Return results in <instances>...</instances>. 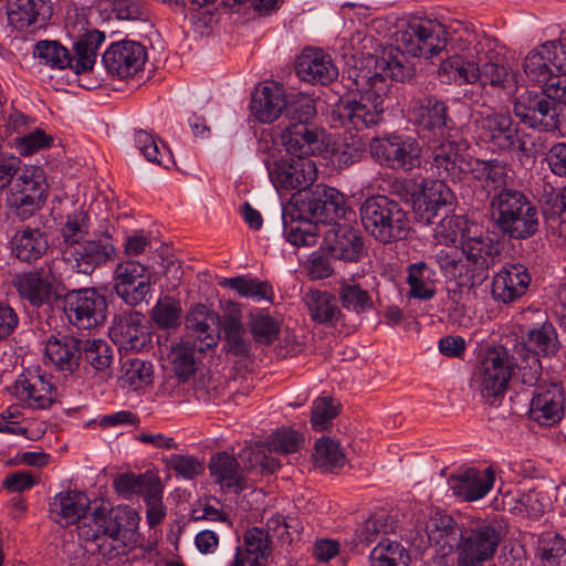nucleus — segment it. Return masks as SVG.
<instances>
[{"mask_svg": "<svg viewBox=\"0 0 566 566\" xmlns=\"http://www.w3.org/2000/svg\"><path fill=\"white\" fill-rule=\"evenodd\" d=\"M146 503V517L150 527L159 525L166 516V509L163 504V485L159 482L151 491L144 496Z\"/></svg>", "mask_w": 566, "mask_h": 566, "instance_id": "nucleus-63", "label": "nucleus"}, {"mask_svg": "<svg viewBox=\"0 0 566 566\" xmlns=\"http://www.w3.org/2000/svg\"><path fill=\"white\" fill-rule=\"evenodd\" d=\"M494 471L491 468L479 470L475 468L459 469L448 479V484L457 497L472 502L484 497L493 488Z\"/></svg>", "mask_w": 566, "mask_h": 566, "instance_id": "nucleus-27", "label": "nucleus"}, {"mask_svg": "<svg viewBox=\"0 0 566 566\" xmlns=\"http://www.w3.org/2000/svg\"><path fill=\"white\" fill-rule=\"evenodd\" d=\"M528 387L531 396L528 417L541 426H553L559 422L565 411V391L556 382H547L534 378L533 382H523Z\"/></svg>", "mask_w": 566, "mask_h": 566, "instance_id": "nucleus-16", "label": "nucleus"}, {"mask_svg": "<svg viewBox=\"0 0 566 566\" xmlns=\"http://www.w3.org/2000/svg\"><path fill=\"white\" fill-rule=\"evenodd\" d=\"M52 377L40 369L22 373L13 385V394L33 409H45L56 398V388L51 382Z\"/></svg>", "mask_w": 566, "mask_h": 566, "instance_id": "nucleus-25", "label": "nucleus"}, {"mask_svg": "<svg viewBox=\"0 0 566 566\" xmlns=\"http://www.w3.org/2000/svg\"><path fill=\"white\" fill-rule=\"evenodd\" d=\"M455 200L450 187L442 180L426 179L421 182V197L415 202V212L419 222L433 223L441 211L450 208Z\"/></svg>", "mask_w": 566, "mask_h": 566, "instance_id": "nucleus-26", "label": "nucleus"}, {"mask_svg": "<svg viewBox=\"0 0 566 566\" xmlns=\"http://www.w3.org/2000/svg\"><path fill=\"white\" fill-rule=\"evenodd\" d=\"M408 549L397 541L382 539L369 554V566H409Z\"/></svg>", "mask_w": 566, "mask_h": 566, "instance_id": "nucleus-47", "label": "nucleus"}, {"mask_svg": "<svg viewBox=\"0 0 566 566\" xmlns=\"http://www.w3.org/2000/svg\"><path fill=\"white\" fill-rule=\"evenodd\" d=\"M90 500L84 492L66 491L57 493L50 502L51 517L62 526H69L88 520L85 513L90 509Z\"/></svg>", "mask_w": 566, "mask_h": 566, "instance_id": "nucleus-35", "label": "nucleus"}, {"mask_svg": "<svg viewBox=\"0 0 566 566\" xmlns=\"http://www.w3.org/2000/svg\"><path fill=\"white\" fill-rule=\"evenodd\" d=\"M295 71L300 80L312 84L327 85L338 76L332 57L319 49H305L296 61Z\"/></svg>", "mask_w": 566, "mask_h": 566, "instance_id": "nucleus-29", "label": "nucleus"}, {"mask_svg": "<svg viewBox=\"0 0 566 566\" xmlns=\"http://www.w3.org/2000/svg\"><path fill=\"white\" fill-rule=\"evenodd\" d=\"M564 555H566V539L563 536L555 534L543 538L541 556L546 566H558Z\"/></svg>", "mask_w": 566, "mask_h": 566, "instance_id": "nucleus-64", "label": "nucleus"}, {"mask_svg": "<svg viewBox=\"0 0 566 566\" xmlns=\"http://www.w3.org/2000/svg\"><path fill=\"white\" fill-rule=\"evenodd\" d=\"M135 146L149 163L157 164L166 169L175 165L169 148L147 130H136Z\"/></svg>", "mask_w": 566, "mask_h": 566, "instance_id": "nucleus-46", "label": "nucleus"}, {"mask_svg": "<svg viewBox=\"0 0 566 566\" xmlns=\"http://www.w3.org/2000/svg\"><path fill=\"white\" fill-rule=\"evenodd\" d=\"M269 172L275 188L283 190H304L317 178L316 163L302 156L282 157L274 161Z\"/></svg>", "mask_w": 566, "mask_h": 566, "instance_id": "nucleus-19", "label": "nucleus"}, {"mask_svg": "<svg viewBox=\"0 0 566 566\" xmlns=\"http://www.w3.org/2000/svg\"><path fill=\"white\" fill-rule=\"evenodd\" d=\"M269 444L276 453L290 454L302 448L303 439L295 430L281 429L271 434Z\"/></svg>", "mask_w": 566, "mask_h": 566, "instance_id": "nucleus-60", "label": "nucleus"}, {"mask_svg": "<svg viewBox=\"0 0 566 566\" xmlns=\"http://www.w3.org/2000/svg\"><path fill=\"white\" fill-rule=\"evenodd\" d=\"M521 370L518 358L503 346L490 348L475 367L471 387L490 406H500L515 370Z\"/></svg>", "mask_w": 566, "mask_h": 566, "instance_id": "nucleus-4", "label": "nucleus"}, {"mask_svg": "<svg viewBox=\"0 0 566 566\" xmlns=\"http://www.w3.org/2000/svg\"><path fill=\"white\" fill-rule=\"evenodd\" d=\"M364 229L380 243L406 239L410 227L407 212L399 202L387 196H373L360 206Z\"/></svg>", "mask_w": 566, "mask_h": 566, "instance_id": "nucleus-6", "label": "nucleus"}, {"mask_svg": "<svg viewBox=\"0 0 566 566\" xmlns=\"http://www.w3.org/2000/svg\"><path fill=\"white\" fill-rule=\"evenodd\" d=\"M91 228V219L83 209L75 210L66 216L61 227L62 248L72 247L85 241Z\"/></svg>", "mask_w": 566, "mask_h": 566, "instance_id": "nucleus-50", "label": "nucleus"}, {"mask_svg": "<svg viewBox=\"0 0 566 566\" xmlns=\"http://www.w3.org/2000/svg\"><path fill=\"white\" fill-rule=\"evenodd\" d=\"M220 285L235 290L242 297L258 301L268 300L272 295V289L269 283L258 279H247L244 276L229 277L223 279Z\"/></svg>", "mask_w": 566, "mask_h": 566, "instance_id": "nucleus-55", "label": "nucleus"}, {"mask_svg": "<svg viewBox=\"0 0 566 566\" xmlns=\"http://www.w3.org/2000/svg\"><path fill=\"white\" fill-rule=\"evenodd\" d=\"M120 378L124 386L138 390L153 381V365L139 358H125L122 361Z\"/></svg>", "mask_w": 566, "mask_h": 566, "instance_id": "nucleus-51", "label": "nucleus"}, {"mask_svg": "<svg viewBox=\"0 0 566 566\" xmlns=\"http://www.w3.org/2000/svg\"><path fill=\"white\" fill-rule=\"evenodd\" d=\"M562 347L557 331L553 323L546 321L542 325L530 328L523 342L514 347V355L521 363L522 382H533L542 376L543 358L555 357Z\"/></svg>", "mask_w": 566, "mask_h": 566, "instance_id": "nucleus-11", "label": "nucleus"}, {"mask_svg": "<svg viewBox=\"0 0 566 566\" xmlns=\"http://www.w3.org/2000/svg\"><path fill=\"white\" fill-rule=\"evenodd\" d=\"M523 70L526 76L536 83H545L553 78L554 71L546 60L541 45L532 50L523 61Z\"/></svg>", "mask_w": 566, "mask_h": 566, "instance_id": "nucleus-57", "label": "nucleus"}, {"mask_svg": "<svg viewBox=\"0 0 566 566\" xmlns=\"http://www.w3.org/2000/svg\"><path fill=\"white\" fill-rule=\"evenodd\" d=\"M470 129L478 142L486 144L493 150H517L522 156L528 157V149L507 113L494 109L474 111L471 114Z\"/></svg>", "mask_w": 566, "mask_h": 566, "instance_id": "nucleus-10", "label": "nucleus"}, {"mask_svg": "<svg viewBox=\"0 0 566 566\" xmlns=\"http://www.w3.org/2000/svg\"><path fill=\"white\" fill-rule=\"evenodd\" d=\"M250 329L254 340L265 345L272 344L280 333L277 322L266 314H260L252 317Z\"/></svg>", "mask_w": 566, "mask_h": 566, "instance_id": "nucleus-58", "label": "nucleus"}, {"mask_svg": "<svg viewBox=\"0 0 566 566\" xmlns=\"http://www.w3.org/2000/svg\"><path fill=\"white\" fill-rule=\"evenodd\" d=\"M111 338L122 349L140 350L148 342V333L138 312L123 313L114 318L109 328Z\"/></svg>", "mask_w": 566, "mask_h": 566, "instance_id": "nucleus-32", "label": "nucleus"}, {"mask_svg": "<svg viewBox=\"0 0 566 566\" xmlns=\"http://www.w3.org/2000/svg\"><path fill=\"white\" fill-rule=\"evenodd\" d=\"M504 536V527L497 520L475 521L461 527L455 543L458 566H479L491 560Z\"/></svg>", "mask_w": 566, "mask_h": 566, "instance_id": "nucleus-8", "label": "nucleus"}, {"mask_svg": "<svg viewBox=\"0 0 566 566\" xmlns=\"http://www.w3.org/2000/svg\"><path fill=\"white\" fill-rule=\"evenodd\" d=\"M250 566H259L260 559L271 553V541L265 530L253 527L244 535V551H242Z\"/></svg>", "mask_w": 566, "mask_h": 566, "instance_id": "nucleus-52", "label": "nucleus"}, {"mask_svg": "<svg viewBox=\"0 0 566 566\" xmlns=\"http://www.w3.org/2000/svg\"><path fill=\"white\" fill-rule=\"evenodd\" d=\"M369 148L374 158L391 169L409 171L421 164L422 148L411 136L390 134L376 137L371 139Z\"/></svg>", "mask_w": 566, "mask_h": 566, "instance_id": "nucleus-15", "label": "nucleus"}, {"mask_svg": "<svg viewBox=\"0 0 566 566\" xmlns=\"http://www.w3.org/2000/svg\"><path fill=\"white\" fill-rule=\"evenodd\" d=\"M313 460L324 471H333L344 464L345 458L337 442L323 437L315 443Z\"/></svg>", "mask_w": 566, "mask_h": 566, "instance_id": "nucleus-56", "label": "nucleus"}, {"mask_svg": "<svg viewBox=\"0 0 566 566\" xmlns=\"http://www.w3.org/2000/svg\"><path fill=\"white\" fill-rule=\"evenodd\" d=\"M503 504L514 514L527 517H538L544 513L547 506V499L543 493L535 489H530L527 491L524 490L516 493H506L503 496Z\"/></svg>", "mask_w": 566, "mask_h": 566, "instance_id": "nucleus-42", "label": "nucleus"}, {"mask_svg": "<svg viewBox=\"0 0 566 566\" xmlns=\"http://www.w3.org/2000/svg\"><path fill=\"white\" fill-rule=\"evenodd\" d=\"M146 60V48L130 40L112 43L102 56L107 73L118 78L134 76L142 70Z\"/></svg>", "mask_w": 566, "mask_h": 566, "instance_id": "nucleus-21", "label": "nucleus"}, {"mask_svg": "<svg viewBox=\"0 0 566 566\" xmlns=\"http://www.w3.org/2000/svg\"><path fill=\"white\" fill-rule=\"evenodd\" d=\"M116 252L112 238L103 235L62 248V260L74 272L91 274L95 269L113 260Z\"/></svg>", "mask_w": 566, "mask_h": 566, "instance_id": "nucleus-17", "label": "nucleus"}, {"mask_svg": "<svg viewBox=\"0 0 566 566\" xmlns=\"http://www.w3.org/2000/svg\"><path fill=\"white\" fill-rule=\"evenodd\" d=\"M19 295L34 307L49 305L55 298L50 269L40 268L19 275L14 281Z\"/></svg>", "mask_w": 566, "mask_h": 566, "instance_id": "nucleus-31", "label": "nucleus"}, {"mask_svg": "<svg viewBox=\"0 0 566 566\" xmlns=\"http://www.w3.org/2000/svg\"><path fill=\"white\" fill-rule=\"evenodd\" d=\"M13 188L15 189L14 193L25 197L36 196L39 200H46V185L41 179V176L23 172L15 178Z\"/></svg>", "mask_w": 566, "mask_h": 566, "instance_id": "nucleus-62", "label": "nucleus"}, {"mask_svg": "<svg viewBox=\"0 0 566 566\" xmlns=\"http://www.w3.org/2000/svg\"><path fill=\"white\" fill-rule=\"evenodd\" d=\"M104 40L103 32L98 30L87 31L74 42L73 55L57 41L43 40L35 44L33 55L50 67L60 70L70 67L78 74L93 69L97 50Z\"/></svg>", "mask_w": 566, "mask_h": 566, "instance_id": "nucleus-7", "label": "nucleus"}, {"mask_svg": "<svg viewBox=\"0 0 566 566\" xmlns=\"http://www.w3.org/2000/svg\"><path fill=\"white\" fill-rule=\"evenodd\" d=\"M8 24L18 31L44 22L52 15L50 0H7Z\"/></svg>", "mask_w": 566, "mask_h": 566, "instance_id": "nucleus-33", "label": "nucleus"}, {"mask_svg": "<svg viewBox=\"0 0 566 566\" xmlns=\"http://www.w3.org/2000/svg\"><path fill=\"white\" fill-rule=\"evenodd\" d=\"M360 65L348 70L346 87L350 95L342 98L333 111L340 124L363 130L378 125L385 111L384 102L389 92V76L370 65L364 57Z\"/></svg>", "mask_w": 566, "mask_h": 566, "instance_id": "nucleus-1", "label": "nucleus"}, {"mask_svg": "<svg viewBox=\"0 0 566 566\" xmlns=\"http://www.w3.org/2000/svg\"><path fill=\"white\" fill-rule=\"evenodd\" d=\"M324 247L338 260L357 262L365 254L364 239L359 230L347 224H334L325 232Z\"/></svg>", "mask_w": 566, "mask_h": 566, "instance_id": "nucleus-28", "label": "nucleus"}, {"mask_svg": "<svg viewBox=\"0 0 566 566\" xmlns=\"http://www.w3.org/2000/svg\"><path fill=\"white\" fill-rule=\"evenodd\" d=\"M160 482L159 478L151 471H147L143 474L124 473L115 479L114 488L126 499L132 497L135 494H139L143 497L148 493V490Z\"/></svg>", "mask_w": 566, "mask_h": 566, "instance_id": "nucleus-48", "label": "nucleus"}, {"mask_svg": "<svg viewBox=\"0 0 566 566\" xmlns=\"http://www.w3.org/2000/svg\"><path fill=\"white\" fill-rule=\"evenodd\" d=\"M460 243L467 265L472 271V284L482 283L500 254L497 244L489 235H470L469 232L462 233Z\"/></svg>", "mask_w": 566, "mask_h": 566, "instance_id": "nucleus-22", "label": "nucleus"}, {"mask_svg": "<svg viewBox=\"0 0 566 566\" xmlns=\"http://www.w3.org/2000/svg\"><path fill=\"white\" fill-rule=\"evenodd\" d=\"M530 282L526 268L522 264H506L493 276L491 293L497 302L512 303L526 293Z\"/></svg>", "mask_w": 566, "mask_h": 566, "instance_id": "nucleus-30", "label": "nucleus"}, {"mask_svg": "<svg viewBox=\"0 0 566 566\" xmlns=\"http://www.w3.org/2000/svg\"><path fill=\"white\" fill-rule=\"evenodd\" d=\"M291 117L282 122L281 144L290 156L310 158L324 148L323 132L311 122L316 114L314 101L301 97L290 108Z\"/></svg>", "mask_w": 566, "mask_h": 566, "instance_id": "nucleus-5", "label": "nucleus"}, {"mask_svg": "<svg viewBox=\"0 0 566 566\" xmlns=\"http://www.w3.org/2000/svg\"><path fill=\"white\" fill-rule=\"evenodd\" d=\"M220 331L223 333V348L227 353L237 357H247L250 354L251 345L245 337L242 312L235 304H230L227 307L222 316Z\"/></svg>", "mask_w": 566, "mask_h": 566, "instance_id": "nucleus-37", "label": "nucleus"}, {"mask_svg": "<svg viewBox=\"0 0 566 566\" xmlns=\"http://www.w3.org/2000/svg\"><path fill=\"white\" fill-rule=\"evenodd\" d=\"M490 213L495 228L504 237L524 240L538 230L537 208L520 190L502 188L495 191L490 200Z\"/></svg>", "mask_w": 566, "mask_h": 566, "instance_id": "nucleus-3", "label": "nucleus"}, {"mask_svg": "<svg viewBox=\"0 0 566 566\" xmlns=\"http://www.w3.org/2000/svg\"><path fill=\"white\" fill-rule=\"evenodd\" d=\"M431 167L442 181L464 180L467 157L460 145L448 138L432 139L429 143Z\"/></svg>", "mask_w": 566, "mask_h": 566, "instance_id": "nucleus-23", "label": "nucleus"}, {"mask_svg": "<svg viewBox=\"0 0 566 566\" xmlns=\"http://www.w3.org/2000/svg\"><path fill=\"white\" fill-rule=\"evenodd\" d=\"M338 410L333 406V401L328 397L314 400L312 407L311 423L314 430L323 431L332 423L337 416Z\"/></svg>", "mask_w": 566, "mask_h": 566, "instance_id": "nucleus-61", "label": "nucleus"}, {"mask_svg": "<svg viewBox=\"0 0 566 566\" xmlns=\"http://www.w3.org/2000/svg\"><path fill=\"white\" fill-rule=\"evenodd\" d=\"M195 352H198V348L189 339L182 340L172 348L174 371L180 381L189 380L196 373Z\"/></svg>", "mask_w": 566, "mask_h": 566, "instance_id": "nucleus-54", "label": "nucleus"}, {"mask_svg": "<svg viewBox=\"0 0 566 566\" xmlns=\"http://www.w3.org/2000/svg\"><path fill=\"white\" fill-rule=\"evenodd\" d=\"M395 48L385 49L380 56L368 54V63L390 80L405 81L412 74L406 55L432 57L447 46L446 28L436 20L412 19L395 33Z\"/></svg>", "mask_w": 566, "mask_h": 566, "instance_id": "nucleus-2", "label": "nucleus"}, {"mask_svg": "<svg viewBox=\"0 0 566 566\" xmlns=\"http://www.w3.org/2000/svg\"><path fill=\"white\" fill-rule=\"evenodd\" d=\"M461 527L449 515L436 514L427 524L429 541L439 546L443 554L455 551Z\"/></svg>", "mask_w": 566, "mask_h": 566, "instance_id": "nucleus-43", "label": "nucleus"}, {"mask_svg": "<svg viewBox=\"0 0 566 566\" xmlns=\"http://www.w3.org/2000/svg\"><path fill=\"white\" fill-rule=\"evenodd\" d=\"M139 523V516L129 507H115L107 511L98 507L88 520L82 521L77 526L80 538L95 542L101 548L106 539L123 541L128 533H133Z\"/></svg>", "mask_w": 566, "mask_h": 566, "instance_id": "nucleus-13", "label": "nucleus"}, {"mask_svg": "<svg viewBox=\"0 0 566 566\" xmlns=\"http://www.w3.org/2000/svg\"><path fill=\"white\" fill-rule=\"evenodd\" d=\"M301 97L302 94L286 95L284 87L273 83L256 90L252 95L251 111L255 118L262 123H272L284 113L285 119L291 117L290 108Z\"/></svg>", "mask_w": 566, "mask_h": 566, "instance_id": "nucleus-24", "label": "nucleus"}, {"mask_svg": "<svg viewBox=\"0 0 566 566\" xmlns=\"http://www.w3.org/2000/svg\"><path fill=\"white\" fill-rule=\"evenodd\" d=\"M338 298L345 310L357 314L367 312L374 306L369 292L354 281H343L340 283Z\"/></svg>", "mask_w": 566, "mask_h": 566, "instance_id": "nucleus-49", "label": "nucleus"}, {"mask_svg": "<svg viewBox=\"0 0 566 566\" xmlns=\"http://www.w3.org/2000/svg\"><path fill=\"white\" fill-rule=\"evenodd\" d=\"M116 294L129 306H137L150 294V277H142L138 282H134L123 286H114Z\"/></svg>", "mask_w": 566, "mask_h": 566, "instance_id": "nucleus-59", "label": "nucleus"}, {"mask_svg": "<svg viewBox=\"0 0 566 566\" xmlns=\"http://www.w3.org/2000/svg\"><path fill=\"white\" fill-rule=\"evenodd\" d=\"M303 302L315 323L334 325L340 317L335 297L326 291L310 290L304 294Z\"/></svg>", "mask_w": 566, "mask_h": 566, "instance_id": "nucleus-39", "label": "nucleus"}, {"mask_svg": "<svg viewBox=\"0 0 566 566\" xmlns=\"http://www.w3.org/2000/svg\"><path fill=\"white\" fill-rule=\"evenodd\" d=\"M81 345L82 339L73 336L51 335L44 354L57 369L74 374L81 365Z\"/></svg>", "mask_w": 566, "mask_h": 566, "instance_id": "nucleus-36", "label": "nucleus"}, {"mask_svg": "<svg viewBox=\"0 0 566 566\" xmlns=\"http://www.w3.org/2000/svg\"><path fill=\"white\" fill-rule=\"evenodd\" d=\"M418 124L427 130H440L454 128L455 124L448 114V106L443 101L433 96L424 97L420 101L416 109Z\"/></svg>", "mask_w": 566, "mask_h": 566, "instance_id": "nucleus-38", "label": "nucleus"}, {"mask_svg": "<svg viewBox=\"0 0 566 566\" xmlns=\"http://www.w3.org/2000/svg\"><path fill=\"white\" fill-rule=\"evenodd\" d=\"M11 244L15 256L25 262L38 260L48 249L45 234L36 228H24L18 231Z\"/></svg>", "mask_w": 566, "mask_h": 566, "instance_id": "nucleus-41", "label": "nucleus"}, {"mask_svg": "<svg viewBox=\"0 0 566 566\" xmlns=\"http://www.w3.org/2000/svg\"><path fill=\"white\" fill-rule=\"evenodd\" d=\"M436 271L424 261L411 263L407 266V284L409 296L419 300H431L437 294Z\"/></svg>", "mask_w": 566, "mask_h": 566, "instance_id": "nucleus-40", "label": "nucleus"}, {"mask_svg": "<svg viewBox=\"0 0 566 566\" xmlns=\"http://www.w3.org/2000/svg\"><path fill=\"white\" fill-rule=\"evenodd\" d=\"M208 468L211 478L222 490L238 494L247 489L243 469L233 454L228 452L213 454Z\"/></svg>", "mask_w": 566, "mask_h": 566, "instance_id": "nucleus-34", "label": "nucleus"}, {"mask_svg": "<svg viewBox=\"0 0 566 566\" xmlns=\"http://www.w3.org/2000/svg\"><path fill=\"white\" fill-rule=\"evenodd\" d=\"M293 222L295 220L332 223L345 216V198L337 189L316 185L313 189L300 190L291 199Z\"/></svg>", "mask_w": 566, "mask_h": 566, "instance_id": "nucleus-12", "label": "nucleus"}, {"mask_svg": "<svg viewBox=\"0 0 566 566\" xmlns=\"http://www.w3.org/2000/svg\"><path fill=\"white\" fill-rule=\"evenodd\" d=\"M182 308L178 300L165 296L151 310V318L158 328L174 329L181 323Z\"/></svg>", "mask_w": 566, "mask_h": 566, "instance_id": "nucleus-53", "label": "nucleus"}, {"mask_svg": "<svg viewBox=\"0 0 566 566\" xmlns=\"http://www.w3.org/2000/svg\"><path fill=\"white\" fill-rule=\"evenodd\" d=\"M114 360L112 346L104 339H84L81 345V363H85L96 373L111 374Z\"/></svg>", "mask_w": 566, "mask_h": 566, "instance_id": "nucleus-44", "label": "nucleus"}, {"mask_svg": "<svg viewBox=\"0 0 566 566\" xmlns=\"http://www.w3.org/2000/svg\"><path fill=\"white\" fill-rule=\"evenodd\" d=\"M491 45L490 40H481L474 46L478 61H465L460 56H452L442 62L441 70L451 72L453 80L459 84L479 83L481 86L505 88L511 81L507 67L492 60L485 61L488 56L484 51Z\"/></svg>", "mask_w": 566, "mask_h": 566, "instance_id": "nucleus-9", "label": "nucleus"}, {"mask_svg": "<svg viewBox=\"0 0 566 566\" xmlns=\"http://www.w3.org/2000/svg\"><path fill=\"white\" fill-rule=\"evenodd\" d=\"M62 307L69 323L77 329L97 327L107 316L105 296L90 287L66 292L62 298Z\"/></svg>", "mask_w": 566, "mask_h": 566, "instance_id": "nucleus-14", "label": "nucleus"}, {"mask_svg": "<svg viewBox=\"0 0 566 566\" xmlns=\"http://www.w3.org/2000/svg\"><path fill=\"white\" fill-rule=\"evenodd\" d=\"M222 323V317L205 304H195L186 315L185 325L187 328V339L193 343L198 353H206L217 347L220 339L217 329Z\"/></svg>", "mask_w": 566, "mask_h": 566, "instance_id": "nucleus-20", "label": "nucleus"}, {"mask_svg": "<svg viewBox=\"0 0 566 566\" xmlns=\"http://www.w3.org/2000/svg\"><path fill=\"white\" fill-rule=\"evenodd\" d=\"M135 146L149 163L157 164L166 169L175 165L169 148L147 130H136Z\"/></svg>", "mask_w": 566, "mask_h": 566, "instance_id": "nucleus-45", "label": "nucleus"}, {"mask_svg": "<svg viewBox=\"0 0 566 566\" xmlns=\"http://www.w3.org/2000/svg\"><path fill=\"white\" fill-rule=\"evenodd\" d=\"M513 111L515 115L530 127H541L543 130H555L559 126L558 106L547 95L526 92L520 95Z\"/></svg>", "mask_w": 566, "mask_h": 566, "instance_id": "nucleus-18", "label": "nucleus"}]
</instances>
